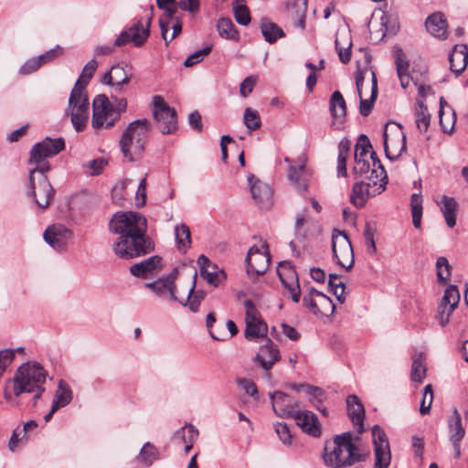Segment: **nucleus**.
Returning a JSON list of instances; mask_svg holds the SVG:
<instances>
[{
    "mask_svg": "<svg viewBox=\"0 0 468 468\" xmlns=\"http://www.w3.org/2000/svg\"><path fill=\"white\" fill-rule=\"evenodd\" d=\"M48 376V371L40 363L27 361L16 369L14 378L9 380V387L16 397H19L22 393L33 394L35 405L46 390Z\"/></svg>",
    "mask_w": 468,
    "mask_h": 468,
    "instance_id": "1",
    "label": "nucleus"
},
{
    "mask_svg": "<svg viewBox=\"0 0 468 468\" xmlns=\"http://www.w3.org/2000/svg\"><path fill=\"white\" fill-rule=\"evenodd\" d=\"M323 459L331 468H344L360 462L362 454L353 442V434L345 432L335 435L332 442L325 444Z\"/></svg>",
    "mask_w": 468,
    "mask_h": 468,
    "instance_id": "2",
    "label": "nucleus"
},
{
    "mask_svg": "<svg viewBox=\"0 0 468 468\" xmlns=\"http://www.w3.org/2000/svg\"><path fill=\"white\" fill-rule=\"evenodd\" d=\"M150 122L140 119L132 122L122 133L120 146L122 154L129 161L139 159L144 152L150 133Z\"/></svg>",
    "mask_w": 468,
    "mask_h": 468,
    "instance_id": "3",
    "label": "nucleus"
},
{
    "mask_svg": "<svg viewBox=\"0 0 468 468\" xmlns=\"http://www.w3.org/2000/svg\"><path fill=\"white\" fill-rule=\"evenodd\" d=\"M115 107L104 94L97 95L92 101V121L94 129H106L113 126L120 119L121 112H125L127 101L115 99Z\"/></svg>",
    "mask_w": 468,
    "mask_h": 468,
    "instance_id": "4",
    "label": "nucleus"
},
{
    "mask_svg": "<svg viewBox=\"0 0 468 468\" xmlns=\"http://www.w3.org/2000/svg\"><path fill=\"white\" fill-rule=\"evenodd\" d=\"M90 103L88 95L83 90L81 81H76L70 91L66 115L70 117L71 123L77 132L82 131L88 122Z\"/></svg>",
    "mask_w": 468,
    "mask_h": 468,
    "instance_id": "5",
    "label": "nucleus"
},
{
    "mask_svg": "<svg viewBox=\"0 0 468 468\" xmlns=\"http://www.w3.org/2000/svg\"><path fill=\"white\" fill-rule=\"evenodd\" d=\"M41 169L29 167V185L27 195L30 197L40 208L48 207L55 195V190L48 179L47 173Z\"/></svg>",
    "mask_w": 468,
    "mask_h": 468,
    "instance_id": "6",
    "label": "nucleus"
},
{
    "mask_svg": "<svg viewBox=\"0 0 468 468\" xmlns=\"http://www.w3.org/2000/svg\"><path fill=\"white\" fill-rule=\"evenodd\" d=\"M65 141L63 138L46 137L43 141L37 143L30 150V158L28 165L35 169L49 171L50 165L48 158L58 154L64 150Z\"/></svg>",
    "mask_w": 468,
    "mask_h": 468,
    "instance_id": "7",
    "label": "nucleus"
},
{
    "mask_svg": "<svg viewBox=\"0 0 468 468\" xmlns=\"http://www.w3.org/2000/svg\"><path fill=\"white\" fill-rule=\"evenodd\" d=\"M110 229L120 236L145 237L146 219L136 212L117 213L110 221Z\"/></svg>",
    "mask_w": 468,
    "mask_h": 468,
    "instance_id": "8",
    "label": "nucleus"
},
{
    "mask_svg": "<svg viewBox=\"0 0 468 468\" xmlns=\"http://www.w3.org/2000/svg\"><path fill=\"white\" fill-rule=\"evenodd\" d=\"M112 249L119 258L130 260L148 253L153 246L146 237L120 236L113 242Z\"/></svg>",
    "mask_w": 468,
    "mask_h": 468,
    "instance_id": "9",
    "label": "nucleus"
},
{
    "mask_svg": "<svg viewBox=\"0 0 468 468\" xmlns=\"http://www.w3.org/2000/svg\"><path fill=\"white\" fill-rule=\"evenodd\" d=\"M153 115L162 133L169 134L177 130L176 112L161 95L153 97Z\"/></svg>",
    "mask_w": 468,
    "mask_h": 468,
    "instance_id": "10",
    "label": "nucleus"
},
{
    "mask_svg": "<svg viewBox=\"0 0 468 468\" xmlns=\"http://www.w3.org/2000/svg\"><path fill=\"white\" fill-rule=\"evenodd\" d=\"M384 150L386 156L395 160L406 151V135L402 126L397 122H388L385 125Z\"/></svg>",
    "mask_w": 468,
    "mask_h": 468,
    "instance_id": "11",
    "label": "nucleus"
},
{
    "mask_svg": "<svg viewBox=\"0 0 468 468\" xmlns=\"http://www.w3.org/2000/svg\"><path fill=\"white\" fill-rule=\"evenodd\" d=\"M245 308L246 329L244 331L247 340H254L258 338H268V326L262 320L261 315L251 300L243 302Z\"/></svg>",
    "mask_w": 468,
    "mask_h": 468,
    "instance_id": "12",
    "label": "nucleus"
},
{
    "mask_svg": "<svg viewBox=\"0 0 468 468\" xmlns=\"http://www.w3.org/2000/svg\"><path fill=\"white\" fill-rule=\"evenodd\" d=\"M332 251L336 264L349 270L354 264V251L347 235L334 229L332 232Z\"/></svg>",
    "mask_w": 468,
    "mask_h": 468,
    "instance_id": "13",
    "label": "nucleus"
},
{
    "mask_svg": "<svg viewBox=\"0 0 468 468\" xmlns=\"http://www.w3.org/2000/svg\"><path fill=\"white\" fill-rule=\"evenodd\" d=\"M154 6L151 5L147 14L146 22L144 25L141 21L135 23L127 30L122 31L114 41V46L121 47L129 42L134 46H142L149 37L150 25L153 17Z\"/></svg>",
    "mask_w": 468,
    "mask_h": 468,
    "instance_id": "14",
    "label": "nucleus"
},
{
    "mask_svg": "<svg viewBox=\"0 0 468 468\" xmlns=\"http://www.w3.org/2000/svg\"><path fill=\"white\" fill-rule=\"evenodd\" d=\"M269 246L263 241L261 248L252 246L246 257L247 272L251 278H257L266 272L270 265Z\"/></svg>",
    "mask_w": 468,
    "mask_h": 468,
    "instance_id": "15",
    "label": "nucleus"
},
{
    "mask_svg": "<svg viewBox=\"0 0 468 468\" xmlns=\"http://www.w3.org/2000/svg\"><path fill=\"white\" fill-rule=\"evenodd\" d=\"M353 172L367 180L387 181V173L375 152L370 153L369 158L355 161Z\"/></svg>",
    "mask_w": 468,
    "mask_h": 468,
    "instance_id": "16",
    "label": "nucleus"
},
{
    "mask_svg": "<svg viewBox=\"0 0 468 468\" xmlns=\"http://www.w3.org/2000/svg\"><path fill=\"white\" fill-rule=\"evenodd\" d=\"M388 181L368 180L355 183L350 196V202L356 207H363L370 196L383 192Z\"/></svg>",
    "mask_w": 468,
    "mask_h": 468,
    "instance_id": "17",
    "label": "nucleus"
},
{
    "mask_svg": "<svg viewBox=\"0 0 468 468\" xmlns=\"http://www.w3.org/2000/svg\"><path fill=\"white\" fill-rule=\"evenodd\" d=\"M372 437L376 459L374 468H388L391 460L388 437L378 425L372 428Z\"/></svg>",
    "mask_w": 468,
    "mask_h": 468,
    "instance_id": "18",
    "label": "nucleus"
},
{
    "mask_svg": "<svg viewBox=\"0 0 468 468\" xmlns=\"http://www.w3.org/2000/svg\"><path fill=\"white\" fill-rule=\"evenodd\" d=\"M303 303L314 314H321L324 316L333 314L335 308L331 298L314 288H311L308 293L303 296Z\"/></svg>",
    "mask_w": 468,
    "mask_h": 468,
    "instance_id": "19",
    "label": "nucleus"
},
{
    "mask_svg": "<svg viewBox=\"0 0 468 468\" xmlns=\"http://www.w3.org/2000/svg\"><path fill=\"white\" fill-rule=\"evenodd\" d=\"M178 275V270L173 269L172 271L163 278H159L152 282L145 283V287L150 289L159 297L169 296V299L176 302L178 300V292L175 282Z\"/></svg>",
    "mask_w": 468,
    "mask_h": 468,
    "instance_id": "20",
    "label": "nucleus"
},
{
    "mask_svg": "<svg viewBox=\"0 0 468 468\" xmlns=\"http://www.w3.org/2000/svg\"><path fill=\"white\" fill-rule=\"evenodd\" d=\"M277 273L292 300L294 303H299L301 289L298 275L293 267L288 261L281 262L277 268Z\"/></svg>",
    "mask_w": 468,
    "mask_h": 468,
    "instance_id": "21",
    "label": "nucleus"
},
{
    "mask_svg": "<svg viewBox=\"0 0 468 468\" xmlns=\"http://www.w3.org/2000/svg\"><path fill=\"white\" fill-rule=\"evenodd\" d=\"M460 302V292L456 285H450L444 291L439 305L437 320L440 324L444 326L449 321L452 314L458 306Z\"/></svg>",
    "mask_w": 468,
    "mask_h": 468,
    "instance_id": "22",
    "label": "nucleus"
},
{
    "mask_svg": "<svg viewBox=\"0 0 468 468\" xmlns=\"http://www.w3.org/2000/svg\"><path fill=\"white\" fill-rule=\"evenodd\" d=\"M197 273L193 271L184 288L186 294V298L178 296V302L181 305L188 307L192 313H197L201 303L206 298V292L203 290H196Z\"/></svg>",
    "mask_w": 468,
    "mask_h": 468,
    "instance_id": "23",
    "label": "nucleus"
},
{
    "mask_svg": "<svg viewBox=\"0 0 468 468\" xmlns=\"http://www.w3.org/2000/svg\"><path fill=\"white\" fill-rule=\"evenodd\" d=\"M72 232L64 225L53 224L43 234L44 240L54 250L61 251L67 249Z\"/></svg>",
    "mask_w": 468,
    "mask_h": 468,
    "instance_id": "24",
    "label": "nucleus"
},
{
    "mask_svg": "<svg viewBox=\"0 0 468 468\" xmlns=\"http://www.w3.org/2000/svg\"><path fill=\"white\" fill-rule=\"evenodd\" d=\"M175 16L176 8H167L166 14L159 18L162 38L166 46L182 32V22Z\"/></svg>",
    "mask_w": 468,
    "mask_h": 468,
    "instance_id": "25",
    "label": "nucleus"
},
{
    "mask_svg": "<svg viewBox=\"0 0 468 468\" xmlns=\"http://www.w3.org/2000/svg\"><path fill=\"white\" fill-rule=\"evenodd\" d=\"M251 197L255 203L261 208H269L272 204V189L266 184L256 178L253 175L248 177Z\"/></svg>",
    "mask_w": 468,
    "mask_h": 468,
    "instance_id": "26",
    "label": "nucleus"
},
{
    "mask_svg": "<svg viewBox=\"0 0 468 468\" xmlns=\"http://www.w3.org/2000/svg\"><path fill=\"white\" fill-rule=\"evenodd\" d=\"M366 70L367 69H364V70L357 69V71L356 73V85L357 94L360 99L359 112L363 116H367L370 113L372 107H373V103H374L375 100L377 99V95H378L377 78H376L375 72L371 69L370 70L371 78H372L371 96H370L369 100L362 98V86H363V82H364V79H365L364 73Z\"/></svg>",
    "mask_w": 468,
    "mask_h": 468,
    "instance_id": "27",
    "label": "nucleus"
},
{
    "mask_svg": "<svg viewBox=\"0 0 468 468\" xmlns=\"http://www.w3.org/2000/svg\"><path fill=\"white\" fill-rule=\"evenodd\" d=\"M270 399L273 411L280 417H292L299 407L295 399L281 391L271 393Z\"/></svg>",
    "mask_w": 468,
    "mask_h": 468,
    "instance_id": "28",
    "label": "nucleus"
},
{
    "mask_svg": "<svg viewBox=\"0 0 468 468\" xmlns=\"http://www.w3.org/2000/svg\"><path fill=\"white\" fill-rule=\"evenodd\" d=\"M280 358V351L270 338H266V344L260 347L255 356V361L266 371L271 369Z\"/></svg>",
    "mask_w": 468,
    "mask_h": 468,
    "instance_id": "29",
    "label": "nucleus"
},
{
    "mask_svg": "<svg viewBox=\"0 0 468 468\" xmlns=\"http://www.w3.org/2000/svg\"><path fill=\"white\" fill-rule=\"evenodd\" d=\"M292 418L303 431L314 437L320 436L321 427L314 413L310 410H296Z\"/></svg>",
    "mask_w": 468,
    "mask_h": 468,
    "instance_id": "30",
    "label": "nucleus"
},
{
    "mask_svg": "<svg viewBox=\"0 0 468 468\" xmlns=\"http://www.w3.org/2000/svg\"><path fill=\"white\" fill-rule=\"evenodd\" d=\"M395 64L397 69V74L400 81L401 87L406 90L410 87V83L417 86V83L413 81L410 74V63L399 47H394L393 49Z\"/></svg>",
    "mask_w": 468,
    "mask_h": 468,
    "instance_id": "31",
    "label": "nucleus"
},
{
    "mask_svg": "<svg viewBox=\"0 0 468 468\" xmlns=\"http://www.w3.org/2000/svg\"><path fill=\"white\" fill-rule=\"evenodd\" d=\"M162 258L152 256L130 267V272L139 278L146 279L162 269Z\"/></svg>",
    "mask_w": 468,
    "mask_h": 468,
    "instance_id": "32",
    "label": "nucleus"
},
{
    "mask_svg": "<svg viewBox=\"0 0 468 468\" xmlns=\"http://www.w3.org/2000/svg\"><path fill=\"white\" fill-rule=\"evenodd\" d=\"M197 264L200 267V275L209 284L217 287L225 279L224 271L218 270V267L205 255H200L198 257Z\"/></svg>",
    "mask_w": 468,
    "mask_h": 468,
    "instance_id": "33",
    "label": "nucleus"
},
{
    "mask_svg": "<svg viewBox=\"0 0 468 468\" xmlns=\"http://www.w3.org/2000/svg\"><path fill=\"white\" fill-rule=\"evenodd\" d=\"M132 78V74L125 70L124 67L120 65L112 67L111 70L102 77V83L111 85L115 91H121L124 85H127Z\"/></svg>",
    "mask_w": 468,
    "mask_h": 468,
    "instance_id": "34",
    "label": "nucleus"
},
{
    "mask_svg": "<svg viewBox=\"0 0 468 468\" xmlns=\"http://www.w3.org/2000/svg\"><path fill=\"white\" fill-rule=\"evenodd\" d=\"M450 441L454 449L455 457L459 458L461 454L460 443L464 437L465 431L462 424V418L457 409L452 410L449 419Z\"/></svg>",
    "mask_w": 468,
    "mask_h": 468,
    "instance_id": "35",
    "label": "nucleus"
},
{
    "mask_svg": "<svg viewBox=\"0 0 468 468\" xmlns=\"http://www.w3.org/2000/svg\"><path fill=\"white\" fill-rule=\"evenodd\" d=\"M346 408L348 416L358 433L364 431L363 421L365 418V410L356 395H349L346 399Z\"/></svg>",
    "mask_w": 468,
    "mask_h": 468,
    "instance_id": "36",
    "label": "nucleus"
},
{
    "mask_svg": "<svg viewBox=\"0 0 468 468\" xmlns=\"http://www.w3.org/2000/svg\"><path fill=\"white\" fill-rule=\"evenodd\" d=\"M425 27L433 37L445 39L448 37V23L444 15L435 12L429 16L425 21Z\"/></svg>",
    "mask_w": 468,
    "mask_h": 468,
    "instance_id": "37",
    "label": "nucleus"
},
{
    "mask_svg": "<svg viewBox=\"0 0 468 468\" xmlns=\"http://www.w3.org/2000/svg\"><path fill=\"white\" fill-rule=\"evenodd\" d=\"M450 69L456 75L461 74L468 64V47L466 45H455L449 58Z\"/></svg>",
    "mask_w": 468,
    "mask_h": 468,
    "instance_id": "38",
    "label": "nucleus"
},
{
    "mask_svg": "<svg viewBox=\"0 0 468 468\" xmlns=\"http://www.w3.org/2000/svg\"><path fill=\"white\" fill-rule=\"evenodd\" d=\"M335 44L341 62L344 64L348 63L351 59L352 48L350 33L346 30L338 31L336 33Z\"/></svg>",
    "mask_w": 468,
    "mask_h": 468,
    "instance_id": "39",
    "label": "nucleus"
},
{
    "mask_svg": "<svg viewBox=\"0 0 468 468\" xmlns=\"http://www.w3.org/2000/svg\"><path fill=\"white\" fill-rule=\"evenodd\" d=\"M437 204L444 217L446 225L449 228H453L456 224V200L452 197L443 195L441 196V200L437 201Z\"/></svg>",
    "mask_w": 468,
    "mask_h": 468,
    "instance_id": "40",
    "label": "nucleus"
},
{
    "mask_svg": "<svg viewBox=\"0 0 468 468\" xmlns=\"http://www.w3.org/2000/svg\"><path fill=\"white\" fill-rule=\"evenodd\" d=\"M290 16L295 19V26L301 29L305 27V17L307 12V0H292L287 5Z\"/></svg>",
    "mask_w": 468,
    "mask_h": 468,
    "instance_id": "41",
    "label": "nucleus"
},
{
    "mask_svg": "<svg viewBox=\"0 0 468 468\" xmlns=\"http://www.w3.org/2000/svg\"><path fill=\"white\" fill-rule=\"evenodd\" d=\"M72 399L73 394L69 385L63 379L58 380L52 402L53 410L66 407L71 402Z\"/></svg>",
    "mask_w": 468,
    "mask_h": 468,
    "instance_id": "42",
    "label": "nucleus"
},
{
    "mask_svg": "<svg viewBox=\"0 0 468 468\" xmlns=\"http://www.w3.org/2000/svg\"><path fill=\"white\" fill-rule=\"evenodd\" d=\"M288 176L290 181L294 184L298 190H306L308 184V173L305 169L304 162H302L298 166L290 165Z\"/></svg>",
    "mask_w": 468,
    "mask_h": 468,
    "instance_id": "43",
    "label": "nucleus"
},
{
    "mask_svg": "<svg viewBox=\"0 0 468 468\" xmlns=\"http://www.w3.org/2000/svg\"><path fill=\"white\" fill-rule=\"evenodd\" d=\"M261 32L265 41L270 44L275 43L279 38L285 36L282 27L267 18L261 20Z\"/></svg>",
    "mask_w": 468,
    "mask_h": 468,
    "instance_id": "44",
    "label": "nucleus"
},
{
    "mask_svg": "<svg viewBox=\"0 0 468 468\" xmlns=\"http://www.w3.org/2000/svg\"><path fill=\"white\" fill-rule=\"evenodd\" d=\"M175 237L177 250L186 253L191 245V232L189 227L184 223L176 225L175 227Z\"/></svg>",
    "mask_w": 468,
    "mask_h": 468,
    "instance_id": "45",
    "label": "nucleus"
},
{
    "mask_svg": "<svg viewBox=\"0 0 468 468\" xmlns=\"http://www.w3.org/2000/svg\"><path fill=\"white\" fill-rule=\"evenodd\" d=\"M329 111L334 119L343 118L346 113V101L339 90L332 93L329 101Z\"/></svg>",
    "mask_w": 468,
    "mask_h": 468,
    "instance_id": "46",
    "label": "nucleus"
},
{
    "mask_svg": "<svg viewBox=\"0 0 468 468\" xmlns=\"http://www.w3.org/2000/svg\"><path fill=\"white\" fill-rule=\"evenodd\" d=\"M159 457V452L157 448L151 442H146L142 447L139 454L136 457L138 463L143 465L149 467Z\"/></svg>",
    "mask_w": 468,
    "mask_h": 468,
    "instance_id": "47",
    "label": "nucleus"
},
{
    "mask_svg": "<svg viewBox=\"0 0 468 468\" xmlns=\"http://www.w3.org/2000/svg\"><path fill=\"white\" fill-rule=\"evenodd\" d=\"M416 126L420 133H425L431 122V115L423 101L417 100Z\"/></svg>",
    "mask_w": 468,
    "mask_h": 468,
    "instance_id": "48",
    "label": "nucleus"
},
{
    "mask_svg": "<svg viewBox=\"0 0 468 468\" xmlns=\"http://www.w3.org/2000/svg\"><path fill=\"white\" fill-rule=\"evenodd\" d=\"M350 142L347 139L341 140L338 144V155H337V175L340 176H346V160L349 154Z\"/></svg>",
    "mask_w": 468,
    "mask_h": 468,
    "instance_id": "49",
    "label": "nucleus"
},
{
    "mask_svg": "<svg viewBox=\"0 0 468 468\" xmlns=\"http://www.w3.org/2000/svg\"><path fill=\"white\" fill-rule=\"evenodd\" d=\"M426 366L422 354H415L412 358L410 378L412 381L421 383L426 377Z\"/></svg>",
    "mask_w": 468,
    "mask_h": 468,
    "instance_id": "50",
    "label": "nucleus"
},
{
    "mask_svg": "<svg viewBox=\"0 0 468 468\" xmlns=\"http://www.w3.org/2000/svg\"><path fill=\"white\" fill-rule=\"evenodd\" d=\"M244 0H236L233 2L234 17L239 25L247 26L250 22V14L248 6L244 5Z\"/></svg>",
    "mask_w": 468,
    "mask_h": 468,
    "instance_id": "51",
    "label": "nucleus"
},
{
    "mask_svg": "<svg viewBox=\"0 0 468 468\" xmlns=\"http://www.w3.org/2000/svg\"><path fill=\"white\" fill-rule=\"evenodd\" d=\"M217 28L220 37L227 39L238 38V31L230 18H220L218 21Z\"/></svg>",
    "mask_w": 468,
    "mask_h": 468,
    "instance_id": "52",
    "label": "nucleus"
},
{
    "mask_svg": "<svg viewBox=\"0 0 468 468\" xmlns=\"http://www.w3.org/2000/svg\"><path fill=\"white\" fill-rule=\"evenodd\" d=\"M372 150V145L368 138L365 134H361L355 147V161L369 158Z\"/></svg>",
    "mask_w": 468,
    "mask_h": 468,
    "instance_id": "53",
    "label": "nucleus"
},
{
    "mask_svg": "<svg viewBox=\"0 0 468 468\" xmlns=\"http://www.w3.org/2000/svg\"><path fill=\"white\" fill-rule=\"evenodd\" d=\"M444 106H447L446 101L441 97L440 100V111H439V119H440V125L444 133H452L455 122H456V117L454 112L450 110L449 112V122L447 123L444 122V115H446Z\"/></svg>",
    "mask_w": 468,
    "mask_h": 468,
    "instance_id": "54",
    "label": "nucleus"
},
{
    "mask_svg": "<svg viewBox=\"0 0 468 468\" xmlns=\"http://www.w3.org/2000/svg\"><path fill=\"white\" fill-rule=\"evenodd\" d=\"M412 223L416 229H419L421 224L422 216V198L420 194H413L410 200Z\"/></svg>",
    "mask_w": 468,
    "mask_h": 468,
    "instance_id": "55",
    "label": "nucleus"
},
{
    "mask_svg": "<svg viewBox=\"0 0 468 468\" xmlns=\"http://www.w3.org/2000/svg\"><path fill=\"white\" fill-rule=\"evenodd\" d=\"M243 122L250 132L256 131L261 126V120L259 112L251 108L245 109Z\"/></svg>",
    "mask_w": 468,
    "mask_h": 468,
    "instance_id": "56",
    "label": "nucleus"
},
{
    "mask_svg": "<svg viewBox=\"0 0 468 468\" xmlns=\"http://www.w3.org/2000/svg\"><path fill=\"white\" fill-rule=\"evenodd\" d=\"M306 223V216L304 213L297 215L295 218V240L290 242L292 251H295L296 242H303L305 238V230L303 226Z\"/></svg>",
    "mask_w": 468,
    "mask_h": 468,
    "instance_id": "57",
    "label": "nucleus"
},
{
    "mask_svg": "<svg viewBox=\"0 0 468 468\" xmlns=\"http://www.w3.org/2000/svg\"><path fill=\"white\" fill-rule=\"evenodd\" d=\"M328 285L331 289V292L335 294L339 303H343L345 302L344 292H345V284L342 281H340L338 275L330 274Z\"/></svg>",
    "mask_w": 468,
    "mask_h": 468,
    "instance_id": "58",
    "label": "nucleus"
},
{
    "mask_svg": "<svg viewBox=\"0 0 468 468\" xmlns=\"http://www.w3.org/2000/svg\"><path fill=\"white\" fill-rule=\"evenodd\" d=\"M432 401H433L432 386L431 384H428L423 388L422 399L420 400V412L421 415H425L430 412Z\"/></svg>",
    "mask_w": 468,
    "mask_h": 468,
    "instance_id": "59",
    "label": "nucleus"
},
{
    "mask_svg": "<svg viewBox=\"0 0 468 468\" xmlns=\"http://www.w3.org/2000/svg\"><path fill=\"white\" fill-rule=\"evenodd\" d=\"M211 50L212 46L209 45L206 46L200 50L194 52L185 59L184 66L189 68L197 64L198 62L202 61L204 58L211 52Z\"/></svg>",
    "mask_w": 468,
    "mask_h": 468,
    "instance_id": "60",
    "label": "nucleus"
},
{
    "mask_svg": "<svg viewBox=\"0 0 468 468\" xmlns=\"http://www.w3.org/2000/svg\"><path fill=\"white\" fill-rule=\"evenodd\" d=\"M437 278L440 282H446L450 277V264L445 257L438 258L436 261Z\"/></svg>",
    "mask_w": 468,
    "mask_h": 468,
    "instance_id": "61",
    "label": "nucleus"
},
{
    "mask_svg": "<svg viewBox=\"0 0 468 468\" xmlns=\"http://www.w3.org/2000/svg\"><path fill=\"white\" fill-rule=\"evenodd\" d=\"M98 67V63L95 59H90L83 68L82 72L77 81H81L83 84V90L89 83L90 80L93 76Z\"/></svg>",
    "mask_w": 468,
    "mask_h": 468,
    "instance_id": "62",
    "label": "nucleus"
},
{
    "mask_svg": "<svg viewBox=\"0 0 468 468\" xmlns=\"http://www.w3.org/2000/svg\"><path fill=\"white\" fill-rule=\"evenodd\" d=\"M275 431L280 439V441L284 445H292V435L289 430L288 425L285 422H278L274 426Z\"/></svg>",
    "mask_w": 468,
    "mask_h": 468,
    "instance_id": "63",
    "label": "nucleus"
},
{
    "mask_svg": "<svg viewBox=\"0 0 468 468\" xmlns=\"http://www.w3.org/2000/svg\"><path fill=\"white\" fill-rule=\"evenodd\" d=\"M16 356V351L12 348L0 350V378L4 375L6 368L12 364Z\"/></svg>",
    "mask_w": 468,
    "mask_h": 468,
    "instance_id": "64",
    "label": "nucleus"
}]
</instances>
